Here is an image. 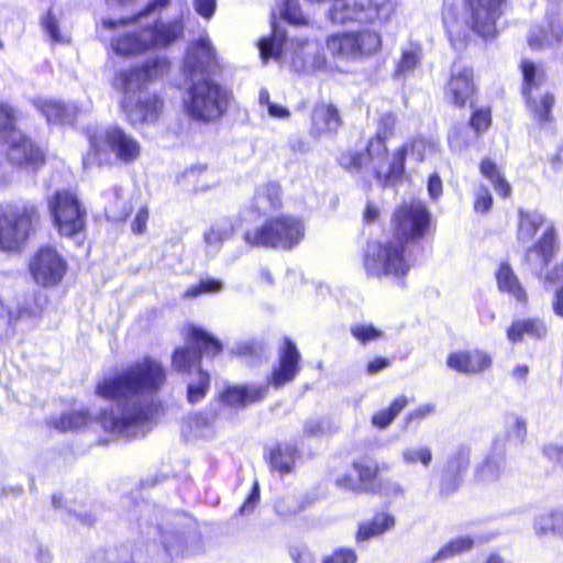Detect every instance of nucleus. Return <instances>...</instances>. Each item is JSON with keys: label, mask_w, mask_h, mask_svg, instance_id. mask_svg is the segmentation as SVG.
Instances as JSON below:
<instances>
[{"label": "nucleus", "mask_w": 563, "mask_h": 563, "mask_svg": "<svg viewBox=\"0 0 563 563\" xmlns=\"http://www.w3.org/2000/svg\"><path fill=\"white\" fill-rule=\"evenodd\" d=\"M166 380L162 363L144 356L103 378L96 394L114 404L99 416L102 428L110 433L135 438L144 434V427L154 415L155 396Z\"/></svg>", "instance_id": "obj_1"}, {"label": "nucleus", "mask_w": 563, "mask_h": 563, "mask_svg": "<svg viewBox=\"0 0 563 563\" xmlns=\"http://www.w3.org/2000/svg\"><path fill=\"white\" fill-rule=\"evenodd\" d=\"M168 70L169 60L156 56L118 73L114 87L123 93L120 106L131 125L152 124L158 120L163 101L146 89L148 84L162 78Z\"/></svg>", "instance_id": "obj_2"}, {"label": "nucleus", "mask_w": 563, "mask_h": 563, "mask_svg": "<svg viewBox=\"0 0 563 563\" xmlns=\"http://www.w3.org/2000/svg\"><path fill=\"white\" fill-rule=\"evenodd\" d=\"M506 0H464V9L453 0H444L442 22L452 47L462 51L474 33L487 41L497 36V22Z\"/></svg>", "instance_id": "obj_3"}, {"label": "nucleus", "mask_w": 563, "mask_h": 563, "mask_svg": "<svg viewBox=\"0 0 563 563\" xmlns=\"http://www.w3.org/2000/svg\"><path fill=\"white\" fill-rule=\"evenodd\" d=\"M187 338V345L174 351L173 367L180 373L197 369V382H189L187 386L188 401L197 404L205 398L210 386V376L200 366L202 354L214 356L222 351V344L206 330L195 325L188 329Z\"/></svg>", "instance_id": "obj_4"}, {"label": "nucleus", "mask_w": 563, "mask_h": 563, "mask_svg": "<svg viewBox=\"0 0 563 563\" xmlns=\"http://www.w3.org/2000/svg\"><path fill=\"white\" fill-rule=\"evenodd\" d=\"M183 106L186 114L200 123L220 120L229 110L232 92L210 77L189 79Z\"/></svg>", "instance_id": "obj_5"}, {"label": "nucleus", "mask_w": 563, "mask_h": 563, "mask_svg": "<svg viewBox=\"0 0 563 563\" xmlns=\"http://www.w3.org/2000/svg\"><path fill=\"white\" fill-rule=\"evenodd\" d=\"M542 231L541 238L526 251V260L539 274H542L553 260L558 245L555 228L551 220L537 210L518 211L517 239L522 244L531 243L538 231Z\"/></svg>", "instance_id": "obj_6"}, {"label": "nucleus", "mask_w": 563, "mask_h": 563, "mask_svg": "<svg viewBox=\"0 0 563 563\" xmlns=\"http://www.w3.org/2000/svg\"><path fill=\"white\" fill-rule=\"evenodd\" d=\"M38 222V209L29 200L0 205V251L18 250Z\"/></svg>", "instance_id": "obj_7"}, {"label": "nucleus", "mask_w": 563, "mask_h": 563, "mask_svg": "<svg viewBox=\"0 0 563 563\" xmlns=\"http://www.w3.org/2000/svg\"><path fill=\"white\" fill-rule=\"evenodd\" d=\"M305 238V224L298 217L286 214L265 221L261 227L243 234L245 243L253 247L292 250Z\"/></svg>", "instance_id": "obj_8"}, {"label": "nucleus", "mask_w": 563, "mask_h": 563, "mask_svg": "<svg viewBox=\"0 0 563 563\" xmlns=\"http://www.w3.org/2000/svg\"><path fill=\"white\" fill-rule=\"evenodd\" d=\"M89 143L90 151L82 159L86 168L96 163H110L111 155L121 163L130 164L141 154L137 140L119 126H109L100 135H90Z\"/></svg>", "instance_id": "obj_9"}, {"label": "nucleus", "mask_w": 563, "mask_h": 563, "mask_svg": "<svg viewBox=\"0 0 563 563\" xmlns=\"http://www.w3.org/2000/svg\"><path fill=\"white\" fill-rule=\"evenodd\" d=\"M16 110L0 101V139L7 144V156L18 166L37 167L44 162L43 151L15 129Z\"/></svg>", "instance_id": "obj_10"}, {"label": "nucleus", "mask_w": 563, "mask_h": 563, "mask_svg": "<svg viewBox=\"0 0 563 563\" xmlns=\"http://www.w3.org/2000/svg\"><path fill=\"white\" fill-rule=\"evenodd\" d=\"M364 266L368 275L393 277L402 286L404 277L410 269L405 256V241L397 239L385 243H369L365 252Z\"/></svg>", "instance_id": "obj_11"}, {"label": "nucleus", "mask_w": 563, "mask_h": 563, "mask_svg": "<svg viewBox=\"0 0 563 563\" xmlns=\"http://www.w3.org/2000/svg\"><path fill=\"white\" fill-rule=\"evenodd\" d=\"M520 69L523 78L522 93L526 98L528 110L541 129L552 130V108L555 99L552 92L541 91L545 81L543 67L529 59H522Z\"/></svg>", "instance_id": "obj_12"}, {"label": "nucleus", "mask_w": 563, "mask_h": 563, "mask_svg": "<svg viewBox=\"0 0 563 563\" xmlns=\"http://www.w3.org/2000/svg\"><path fill=\"white\" fill-rule=\"evenodd\" d=\"M325 44L334 57L358 62L379 52L382 36L372 30L343 32L329 36Z\"/></svg>", "instance_id": "obj_13"}, {"label": "nucleus", "mask_w": 563, "mask_h": 563, "mask_svg": "<svg viewBox=\"0 0 563 563\" xmlns=\"http://www.w3.org/2000/svg\"><path fill=\"white\" fill-rule=\"evenodd\" d=\"M54 225L63 236L81 241L86 228V210L70 191H57L49 201Z\"/></svg>", "instance_id": "obj_14"}, {"label": "nucleus", "mask_w": 563, "mask_h": 563, "mask_svg": "<svg viewBox=\"0 0 563 563\" xmlns=\"http://www.w3.org/2000/svg\"><path fill=\"white\" fill-rule=\"evenodd\" d=\"M165 522H157L161 542L170 561L192 555L198 550L199 536L194 529H184L179 517L166 514Z\"/></svg>", "instance_id": "obj_15"}, {"label": "nucleus", "mask_w": 563, "mask_h": 563, "mask_svg": "<svg viewBox=\"0 0 563 563\" xmlns=\"http://www.w3.org/2000/svg\"><path fill=\"white\" fill-rule=\"evenodd\" d=\"M386 140L374 136L367 144L366 152L347 151L340 155L339 164L351 173L371 172L382 179L387 161Z\"/></svg>", "instance_id": "obj_16"}, {"label": "nucleus", "mask_w": 563, "mask_h": 563, "mask_svg": "<svg viewBox=\"0 0 563 563\" xmlns=\"http://www.w3.org/2000/svg\"><path fill=\"white\" fill-rule=\"evenodd\" d=\"M220 68L217 51L208 35L189 44L184 58V73L188 79L214 75Z\"/></svg>", "instance_id": "obj_17"}, {"label": "nucleus", "mask_w": 563, "mask_h": 563, "mask_svg": "<svg viewBox=\"0 0 563 563\" xmlns=\"http://www.w3.org/2000/svg\"><path fill=\"white\" fill-rule=\"evenodd\" d=\"M67 271L65 258L52 246L41 247L30 261V272L34 280L44 287L56 286Z\"/></svg>", "instance_id": "obj_18"}, {"label": "nucleus", "mask_w": 563, "mask_h": 563, "mask_svg": "<svg viewBox=\"0 0 563 563\" xmlns=\"http://www.w3.org/2000/svg\"><path fill=\"white\" fill-rule=\"evenodd\" d=\"M430 218V212L421 201L405 202L394 214L396 234L405 240L421 238L429 228Z\"/></svg>", "instance_id": "obj_19"}, {"label": "nucleus", "mask_w": 563, "mask_h": 563, "mask_svg": "<svg viewBox=\"0 0 563 563\" xmlns=\"http://www.w3.org/2000/svg\"><path fill=\"white\" fill-rule=\"evenodd\" d=\"M528 45L536 51L558 47L563 44V12L551 9L542 22L530 26Z\"/></svg>", "instance_id": "obj_20"}, {"label": "nucleus", "mask_w": 563, "mask_h": 563, "mask_svg": "<svg viewBox=\"0 0 563 563\" xmlns=\"http://www.w3.org/2000/svg\"><path fill=\"white\" fill-rule=\"evenodd\" d=\"M151 49L166 48L180 40L185 33L183 12L170 19L159 16L153 23L143 27Z\"/></svg>", "instance_id": "obj_21"}, {"label": "nucleus", "mask_w": 563, "mask_h": 563, "mask_svg": "<svg viewBox=\"0 0 563 563\" xmlns=\"http://www.w3.org/2000/svg\"><path fill=\"white\" fill-rule=\"evenodd\" d=\"M446 365L460 374L477 375L492 367L493 358L478 349L460 350L449 354Z\"/></svg>", "instance_id": "obj_22"}, {"label": "nucleus", "mask_w": 563, "mask_h": 563, "mask_svg": "<svg viewBox=\"0 0 563 563\" xmlns=\"http://www.w3.org/2000/svg\"><path fill=\"white\" fill-rule=\"evenodd\" d=\"M300 357L296 344L291 340L285 339L278 354V366L272 372L268 384L279 388L292 382L299 371Z\"/></svg>", "instance_id": "obj_23"}, {"label": "nucleus", "mask_w": 563, "mask_h": 563, "mask_svg": "<svg viewBox=\"0 0 563 563\" xmlns=\"http://www.w3.org/2000/svg\"><path fill=\"white\" fill-rule=\"evenodd\" d=\"M289 58L297 73H309L321 69L325 57L319 52V45L313 41H292Z\"/></svg>", "instance_id": "obj_24"}, {"label": "nucleus", "mask_w": 563, "mask_h": 563, "mask_svg": "<svg viewBox=\"0 0 563 563\" xmlns=\"http://www.w3.org/2000/svg\"><path fill=\"white\" fill-rule=\"evenodd\" d=\"M473 70L455 64L448 82L445 96L456 107H464L474 95Z\"/></svg>", "instance_id": "obj_25"}, {"label": "nucleus", "mask_w": 563, "mask_h": 563, "mask_svg": "<svg viewBox=\"0 0 563 563\" xmlns=\"http://www.w3.org/2000/svg\"><path fill=\"white\" fill-rule=\"evenodd\" d=\"M34 107L46 118L48 123L73 124L77 114L82 112L76 103H64L53 98H36ZM89 106L84 109L88 111Z\"/></svg>", "instance_id": "obj_26"}, {"label": "nucleus", "mask_w": 563, "mask_h": 563, "mask_svg": "<svg viewBox=\"0 0 563 563\" xmlns=\"http://www.w3.org/2000/svg\"><path fill=\"white\" fill-rule=\"evenodd\" d=\"M311 120V134L314 136L335 133L341 125L339 111L333 104H317Z\"/></svg>", "instance_id": "obj_27"}, {"label": "nucleus", "mask_w": 563, "mask_h": 563, "mask_svg": "<svg viewBox=\"0 0 563 563\" xmlns=\"http://www.w3.org/2000/svg\"><path fill=\"white\" fill-rule=\"evenodd\" d=\"M548 328L540 318H522L515 320L507 330V338L511 343L520 342L525 336L541 340L545 338Z\"/></svg>", "instance_id": "obj_28"}, {"label": "nucleus", "mask_w": 563, "mask_h": 563, "mask_svg": "<svg viewBox=\"0 0 563 563\" xmlns=\"http://www.w3.org/2000/svg\"><path fill=\"white\" fill-rule=\"evenodd\" d=\"M267 390L266 385L231 386L220 395V399L230 406H245L264 399Z\"/></svg>", "instance_id": "obj_29"}, {"label": "nucleus", "mask_w": 563, "mask_h": 563, "mask_svg": "<svg viewBox=\"0 0 563 563\" xmlns=\"http://www.w3.org/2000/svg\"><path fill=\"white\" fill-rule=\"evenodd\" d=\"M111 48L115 54L122 56L139 55L151 49L143 29L112 38Z\"/></svg>", "instance_id": "obj_30"}, {"label": "nucleus", "mask_w": 563, "mask_h": 563, "mask_svg": "<svg viewBox=\"0 0 563 563\" xmlns=\"http://www.w3.org/2000/svg\"><path fill=\"white\" fill-rule=\"evenodd\" d=\"M253 206L260 214H268L282 207V188L269 181L260 187L254 196Z\"/></svg>", "instance_id": "obj_31"}, {"label": "nucleus", "mask_w": 563, "mask_h": 563, "mask_svg": "<svg viewBox=\"0 0 563 563\" xmlns=\"http://www.w3.org/2000/svg\"><path fill=\"white\" fill-rule=\"evenodd\" d=\"M395 517L388 512H377L374 517L358 526L356 541L363 542L379 537L395 526Z\"/></svg>", "instance_id": "obj_32"}, {"label": "nucleus", "mask_w": 563, "mask_h": 563, "mask_svg": "<svg viewBox=\"0 0 563 563\" xmlns=\"http://www.w3.org/2000/svg\"><path fill=\"white\" fill-rule=\"evenodd\" d=\"M533 530L538 537H563V508L540 512L534 517Z\"/></svg>", "instance_id": "obj_33"}, {"label": "nucleus", "mask_w": 563, "mask_h": 563, "mask_svg": "<svg viewBox=\"0 0 563 563\" xmlns=\"http://www.w3.org/2000/svg\"><path fill=\"white\" fill-rule=\"evenodd\" d=\"M496 279L498 289L501 292L507 294L518 302H525L527 300L526 290L508 264L504 263L499 266L496 273Z\"/></svg>", "instance_id": "obj_34"}, {"label": "nucleus", "mask_w": 563, "mask_h": 563, "mask_svg": "<svg viewBox=\"0 0 563 563\" xmlns=\"http://www.w3.org/2000/svg\"><path fill=\"white\" fill-rule=\"evenodd\" d=\"M506 460L503 452L493 451L484 462L475 470V479L478 483L488 484L497 481L505 472Z\"/></svg>", "instance_id": "obj_35"}, {"label": "nucleus", "mask_w": 563, "mask_h": 563, "mask_svg": "<svg viewBox=\"0 0 563 563\" xmlns=\"http://www.w3.org/2000/svg\"><path fill=\"white\" fill-rule=\"evenodd\" d=\"M108 200L104 212L108 219L112 221H124L130 214L132 207L130 202L122 197V189L113 187L106 192Z\"/></svg>", "instance_id": "obj_36"}, {"label": "nucleus", "mask_w": 563, "mask_h": 563, "mask_svg": "<svg viewBox=\"0 0 563 563\" xmlns=\"http://www.w3.org/2000/svg\"><path fill=\"white\" fill-rule=\"evenodd\" d=\"M422 47L418 43L410 42L402 46L401 56L397 63L395 75L397 77L412 74L420 65Z\"/></svg>", "instance_id": "obj_37"}, {"label": "nucleus", "mask_w": 563, "mask_h": 563, "mask_svg": "<svg viewBox=\"0 0 563 563\" xmlns=\"http://www.w3.org/2000/svg\"><path fill=\"white\" fill-rule=\"evenodd\" d=\"M481 173L484 177L490 180L495 191L507 198L511 194V187L506 180L504 175L500 173L498 166L489 158H484L479 165Z\"/></svg>", "instance_id": "obj_38"}, {"label": "nucleus", "mask_w": 563, "mask_h": 563, "mask_svg": "<svg viewBox=\"0 0 563 563\" xmlns=\"http://www.w3.org/2000/svg\"><path fill=\"white\" fill-rule=\"evenodd\" d=\"M286 41L285 33L273 23V33L269 37H263L258 42L260 55L264 62L268 58H280L282 47Z\"/></svg>", "instance_id": "obj_39"}, {"label": "nucleus", "mask_w": 563, "mask_h": 563, "mask_svg": "<svg viewBox=\"0 0 563 563\" xmlns=\"http://www.w3.org/2000/svg\"><path fill=\"white\" fill-rule=\"evenodd\" d=\"M353 470L356 472L358 483L365 487L364 493L373 492L372 484L378 474V464L369 457H361L353 462Z\"/></svg>", "instance_id": "obj_40"}, {"label": "nucleus", "mask_w": 563, "mask_h": 563, "mask_svg": "<svg viewBox=\"0 0 563 563\" xmlns=\"http://www.w3.org/2000/svg\"><path fill=\"white\" fill-rule=\"evenodd\" d=\"M470 459L471 446L468 444L461 443L450 453L443 468L448 472H453L463 476L468 468Z\"/></svg>", "instance_id": "obj_41"}, {"label": "nucleus", "mask_w": 563, "mask_h": 563, "mask_svg": "<svg viewBox=\"0 0 563 563\" xmlns=\"http://www.w3.org/2000/svg\"><path fill=\"white\" fill-rule=\"evenodd\" d=\"M296 449L290 444H279L271 453V466L282 474L289 473L295 462Z\"/></svg>", "instance_id": "obj_42"}, {"label": "nucleus", "mask_w": 563, "mask_h": 563, "mask_svg": "<svg viewBox=\"0 0 563 563\" xmlns=\"http://www.w3.org/2000/svg\"><path fill=\"white\" fill-rule=\"evenodd\" d=\"M217 419L216 410L209 409L190 416L189 427L196 437H210L213 433V423Z\"/></svg>", "instance_id": "obj_43"}, {"label": "nucleus", "mask_w": 563, "mask_h": 563, "mask_svg": "<svg viewBox=\"0 0 563 563\" xmlns=\"http://www.w3.org/2000/svg\"><path fill=\"white\" fill-rule=\"evenodd\" d=\"M475 540L470 537H457L450 540L432 558V562H440L453 558L460 553L468 551L474 545Z\"/></svg>", "instance_id": "obj_44"}, {"label": "nucleus", "mask_w": 563, "mask_h": 563, "mask_svg": "<svg viewBox=\"0 0 563 563\" xmlns=\"http://www.w3.org/2000/svg\"><path fill=\"white\" fill-rule=\"evenodd\" d=\"M170 3V0H152L150 1L145 8L143 10H141L136 15H134L133 18L126 20V19H119V20H113V19H104L102 20V25L106 27V29H115L120 25H124L129 22H136L137 20H140L141 18L145 16V15H150V14H154L156 12L161 13L164 9H166Z\"/></svg>", "instance_id": "obj_45"}, {"label": "nucleus", "mask_w": 563, "mask_h": 563, "mask_svg": "<svg viewBox=\"0 0 563 563\" xmlns=\"http://www.w3.org/2000/svg\"><path fill=\"white\" fill-rule=\"evenodd\" d=\"M407 404L408 399L406 396H398L390 404L389 408L380 410L372 417V423L380 429L387 428L407 406Z\"/></svg>", "instance_id": "obj_46"}, {"label": "nucleus", "mask_w": 563, "mask_h": 563, "mask_svg": "<svg viewBox=\"0 0 563 563\" xmlns=\"http://www.w3.org/2000/svg\"><path fill=\"white\" fill-rule=\"evenodd\" d=\"M89 413L86 410L70 411L53 420V426L59 431L77 430L87 424Z\"/></svg>", "instance_id": "obj_47"}, {"label": "nucleus", "mask_w": 563, "mask_h": 563, "mask_svg": "<svg viewBox=\"0 0 563 563\" xmlns=\"http://www.w3.org/2000/svg\"><path fill=\"white\" fill-rule=\"evenodd\" d=\"M234 230L232 222L223 219L214 223L211 229L205 233V241L208 245L219 247L223 241L230 239Z\"/></svg>", "instance_id": "obj_48"}, {"label": "nucleus", "mask_w": 563, "mask_h": 563, "mask_svg": "<svg viewBox=\"0 0 563 563\" xmlns=\"http://www.w3.org/2000/svg\"><path fill=\"white\" fill-rule=\"evenodd\" d=\"M280 14L291 25L301 26L309 24V19L300 9L299 0H283Z\"/></svg>", "instance_id": "obj_49"}, {"label": "nucleus", "mask_w": 563, "mask_h": 563, "mask_svg": "<svg viewBox=\"0 0 563 563\" xmlns=\"http://www.w3.org/2000/svg\"><path fill=\"white\" fill-rule=\"evenodd\" d=\"M400 456L406 465L420 463L423 467H429L432 462V451L429 446L406 448Z\"/></svg>", "instance_id": "obj_50"}, {"label": "nucleus", "mask_w": 563, "mask_h": 563, "mask_svg": "<svg viewBox=\"0 0 563 563\" xmlns=\"http://www.w3.org/2000/svg\"><path fill=\"white\" fill-rule=\"evenodd\" d=\"M407 153L408 146H401L394 153L391 162L389 164L386 162L385 173L380 180L388 181L402 176Z\"/></svg>", "instance_id": "obj_51"}, {"label": "nucleus", "mask_w": 563, "mask_h": 563, "mask_svg": "<svg viewBox=\"0 0 563 563\" xmlns=\"http://www.w3.org/2000/svg\"><path fill=\"white\" fill-rule=\"evenodd\" d=\"M223 289V283L216 278H202L184 292L185 298H196L201 295L218 294Z\"/></svg>", "instance_id": "obj_52"}, {"label": "nucleus", "mask_w": 563, "mask_h": 563, "mask_svg": "<svg viewBox=\"0 0 563 563\" xmlns=\"http://www.w3.org/2000/svg\"><path fill=\"white\" fill-rule=\"evenodd\" d=\"M352 336L361 344H367L383 338V331L371 323L353 324L350 329Z\"/></svg>", "instance_id": "obj_53"}, {"label": "nucleus", "mask_w": 563, "mask_h": 563, "mask_svg": "<svg viewBox=\"0 0 563 563\" xmlns=\"http://www.w3.org/2000/svg\"><path fill=\"white\" fill-rule=\"evenodd\" d=\"M507 434L518 443H522L527 435V421L525 418L510 415L507 417Z\"/></svg>", "instance_id": "obj_54"}, {"label": "nucleus", "mask_w": 563, "mask_h": 563, "mask_svg": "<svg viewBox=\"0 0 563 563\" xmlns=\"http://www.w3.org/2000/svg\"><path fill=\"white\" fill-rule=\"evenodd\" d=\"M31 316V311L24 308L19 309L16 314H14L12 310L3 303L2 298L0 297V329L9 325H15L20 320L30 318Z\"/></svg>", "instance_id": "obj_55"}, {"label": "nucleus", "mask_w": 563, "mask_h": 563, "mask_svg": "<svg viewBox=\"0 0 563 563\" xmlns=\"http://www.w3.org/2000/svg\"><path fill=\"white\" fill-rule=\"evenodd\" d=\"M463 476L456 473L448 472L443 468L439 490L442 496L454 494L462 484Z\"/></svg>", "instance_id": "obj_56"}, {"label": "nucleus", "mask_w": 563, "mask_h": 563, "mask_svg": "<svg viewBox=\"0 0 563 563\" xmlns=\"http://www.w3.org/2000/svg\"><path fill=\"white\" fill-rule=\"evenodd\" d=\"M357 555L353 549L338 548L330 555L323 558L322 563H356Z\"/></svg>", "instance_id": "obj_57"}, {"label": "nucleus", "mask_w": 563, "mask_h": 563, "mask_svg": "<svg viewBox=\"0 0 563 563\" xmlns=\"http://www.w3.org/2000/svg\"><path fill=\"white\" fill-rule=\"evenodd\" d=\"M470 125L476 133L486 131L490 125V110L488 108L475 110L471 117Z\"/></svg>", "instance_id": "obj_58"}, {"label": "nucleus", "mask_w": 563, "mask_h": 563, "mask_svg": "<svg viewBox=\"0 0 563 563\" xmlns=\"http://www.w3.org/2000/svg\"><path fill=\"white\" fill-rule=\"evenodd\" d=\"M93 563H133L132 554L129 550H123L121 552L110 551L106 554H98L93 559Z\"/></svg>", "instance_id": "obj_59"}, {"label": "nucleus", "mask_w": 563, "mask_h": 563, "mask_svg": "<svg viewBox=\"0 0 563 563\" xmlns=\"http://www.w3.org/2000/svg\"><path fill=\"white\" fill-rule=\"evenodd\" d=\"M27 563H51L52 556L49 551L42 544H31L26 551Z\"/></svg>", "instance_id": "obj_60"}, {"label": "nucleus", "mask_w": 563, "mask_h": 563, "mask_svg": "<svg viewBox=\"0 0 563 563\" xmlns=\"http://www.w3.org/2000/svg\"><path fill=\"white\" fill-rule=\"evenodd\" d=\"M493 205V197L485 186H479L475 191L474 209L476 212L485 213Z\"/></svg>", "instance_id": "obj_61"}, {"label": "nucleus", "mask_w": 563, "mask_h": 563, "mask_svg": "<svg viewBox=\"0 0 563 563\" xmlns=\"http://www.w3.org/2000/svg\"><path fill=\"white\" fill-rule=\"evenodd\" d=\"M42 27L52 42L59 43L63 41L57 21L54 19L51 11L42 19Z\"/></svg>", "instance_id": "obj_62"}, {"label": "nucleus", "mask_w": 563, "mask_h": 563, "mask_svg": "<svg viewBox=\"0 0 563 563\" xmlns=\"http://www.w3.org/2000/svg\"><path fill=\"white\" fill-rule=\"evenodd\" d=\"M396 124V118L390 114H384L378 123V129L375 136H380V139L386 140L393 136L394 129Z\"/></svg>", "instance_id": "obj_63"}, {"label": "nucleus", "mask_w": 563, "mask_h": 563, "mask_svg": "<svg viewBox=\"0 0 563 563\" xmlns=\"http://www.w3.org/2000/svg\"><path fill=\"white\" fill-rule=\"evenodd\" d=\"M335 485L341 489L350 490L354 494H363L365 492V487L347 474L336 477Z\"/></svg>", "instance_id": "obj_64"}]
</instances>
